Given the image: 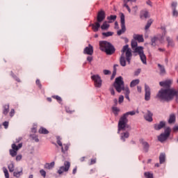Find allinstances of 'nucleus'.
Here are the masks:
<instances>
[{
    "instance_id": "obj_1",
    "label": "nucleus",
    "mask_w": 178,
    "mask_h": 178,
    "mask_svg": "<svg viewBox=\"0 0 178 178\" xmlns=\"http://www.w3.org/2000/svg\"><path fill=\"white\" fill-rule=\"evenodd\" d=\"M173 83L172 80L168 79L163 81L159 82V86L161 87H165L166 89H161L156 97L160 99L161 101H172L173 98L175 97V101L178 104V89L175 90L174 88H170V86Z\"/></svg>"
},
{
    "instance_id": "obj_2",
    "label": "nucleus",
    "mask_w": 178,
    "mask_h": 178,
    "mask_svg": "<svg viewBox=\"0 0 178 178\" xmlns=\"http://www.w3.org/2000/svg\"><path fill=\"white\" fill-rule=\"evenodd\" d=\"M136 115V111H128L122 115L120 117L118 121V134H120V131H124L126 129H127V131H130L131 130V127L129 125V119H127L128 116H134Z\"/></svg>"
},
{
    "instance_id": "obj_3",
    "label": "nucleus",
    "mask_w": 178,
    "mask_h": 178,
    "mask_svg": "<svg viewBox=\"0 0 178 178\" xmlns=\"http://www.w3.org/2000/svg\"><path fill=\"white\" fill-rule=\"evenodd\" d=\"M113 87L117 91V92H122V91H124L125 98L130 101V89L129 87H124V81H123V77L118 76L115 78V81L113 83Z\"/></svg>"
},
{
    "instance_id": "obj_4",
    "label": "nucleus",
    "mask_w": 178,
    "mask_h": 178,
    "mask_svg": "<svg viewBox=\"0 0 178 178\" xmlns=\"http://www.w3.org/2000/svg\"><path fill=\"white\" fill-rule=\"evenodd\" d=\"M99 47L100 51L105 52L106 55H113L116 52V48L110 42L106 40H101L99 42Z\"/></svg>"
},
{
    "instance_id": "obj_5",
    "label": "nucleus",
    "mask_w": 178,
    "mask_h": 178,
    "mask_svg": "<svg viewBox=\"0 0 178 178\" xmlns=\"http://www.w3.org/2000/svg\"><path fill=\"white\" fill-rule=\"evenodd\" d=\"M106 17V13L104 10H101L97 13V22L95 24H90L89 27H92V29L95 33H97L99 28H101V23H102Z\"/></svg>"
},
{
    "instance_id": "obj_6",
    "label": "nucleus",
    "mask_w": 178,
    "mask_h": 178,
    "mask_svg": "<svg viewBox=\"0 0 178 178\" xmlns=\"http://www.w3.org/2000/svg\"><path fill=\"white\" fill-rule=\"evenodd\" d=\"M121 52L122 54H125L126 60L128 65H130L131 61V56H133V54H131V49L129 47V44L123 46Z\"/></svg>"
},
{
    "instance_id": "obj_7",
    "label": "nucleus",
    "mask_w": 178,
    "mask_h": 178,
    "mask_svg": "<svg viewBox=\"0 0 178 178\" xmlns=\"http://www.w3.org/2000/svg\"><path fill=\"white\" fill-rule=\"evenodd\" d=\"M121 29L117 31L118 35H122L124 33H126V21L124 19V14L123 13H120Z\"/></svg>"
},
{
    "instance_id": "obj_8",
    "label": "nucleus",
    "mask_w": 178,
    "mask_h": 178,
    "mask_svg": "<svg viewBox=\"0 0 178 178\" xmlns=\"http://www.w3.org/2000/svg\"><path fill=\"white\" fill-rule=\"evenodd\" d=\"M135 53L138 54L140 58V60L143 63V65H147V56L144 54V47H137L136 49L135 50Z\"/></svg>"
},
{
    "instance_id": "obj_9",
    "label": "nucleus",
    "mask_w": 178,
    "mask_h": 178,
    "mask_svg": "<svg viewBox=\"0 0 178 178\" xmlns=\"http://www.w3.org/2000/svg\"><path fill=\"white\" fill-rule=\"evenodd\" d=\"M12 149H10V155L13 157L15 158L16 155H17V151L23 147V143H19L18 145H16L15 143L12 144L11 145Z\"/></svg>"
},
{
    "instance_id": "obj_10",
    "label": "nucleus",
    "mask_w": 178,
    "mask_h": 178,
    "mask_svg": "<svg viewBox=\"0 0 178 178\" xmlns=\"http://www.w3.org/2000/svg\"><path fill=\"white\" fill-rule=\"evenodd\" d=\"M91 79L94 81L96 88H101V87H102V79L99 75L94 74L91 76Z\"/></svg>"
},
{
    "instance_id": "obj_11",
    "label": "nucleus",
    "mask_w": 178,
    "mask_h": 178,
    "mask_svg": "<svg viewBox=\"0 0 178 178\" xmlns=\"http://www.w3.org/2000/svg\"><path fill=\"white\" fill-rule=\"evenodd\" d=\"M69 169H70V162L65 161L64 165H62L59 168L57 171L58 175H62L65 172H69Z\"/></svg>"
},
{
    "instance_id": "obj_12",
    "label": "nucleus",
    "mask_w": 178,
    "mask_h": 178,
    "mask_svg": "<svg viewBox=\"0 0 178 178\" xmlns=\"http://www.w3.org/2000/svg\"><path fill=\"white\" fill-rule=\"evenodd\" d=\"M151 99V88L147 83H145V101Z\"/></svg>"
},
{
    "instance_id": "obj_13",
    "label": "nucleus",
    "mask_w": 178,
    "mask_h": 178,
    "mask_svg": "<svg viewBox=\"0 0 178 178\" xmlns=\"http://www.w3.org/2000/svg\"><path fill=\"white\" fill-rule=\"evenodd\" d=\"M140 143L143 145V152L147 153L149 151V143L148 142L144 140V139H140Z\"/></svg>"
},
{
    "instance_id": "obj_14",
    "label": "nucleus",
    "mask_w": 178,
    "mask_h": 178,
    "mask_svg": "<svg viewBox=\"0 0 178 178\" xmlns=\"http://www.w3.org/2000/svg\"><path fill=\"white\" fill-rule=\"evenodd\" d=\"M154 116V113H152V112H151V111L147 110V113L143 115V118L145 119V120H146L147 122H152V120H154V119L152 118V117Z\"/></svg>"
},
{
    "instance_id": "obj_15",
    "label": "nucleus",
    "mask_w": 178,
    "mask_h": 178,
    "mask_svg": "<svg viewBox=\"0 0 178 178\" xmlns=\"http://www.w3.org/2000/svg\"><path fill=\"white\" fill-rule=\"evenodd\" d=\"M163 39V36H161V38H159V36H154L151 38V43L150 44L152 45V47H156V42H158V41H161V40Z\"/></svg>"
},
{
    "instance_id": "obj_16",
    "label": "nucleus",
    "mask_w": 178,
    "mask_h": 178,
    "mask_svg": "<svg viewBox=\"0 0 178 178\" xmlns=\"http://www.w3.org/2000/svg\"><path fill=\"white\" fill-rule=\"evenodd\" d=\"M83 54L85 55H92L94 54V49L91 44H88V47H86L83 49Z\"/></svg>"
},
{
    "instance_id": "obj_17",
    "label": "nucleus",
    "mask_w": 178,
    "mask_h": 178,
    "mask_svg": "<svg viewBox=\"0 0 178 178\" xmlns=\"http://www.w3.org/2000/svg\"><path fill=\"white\" fill-rule=\"evenodd\" d=\"M165 126H166V122H165V121H161L159 124H154V129L158 131L161 130V129H163Z\"/></svg>"
},
{
    "instance_id": "obj_18",
    "label": "nucleus",
    "mask_w": 178,
    "mask_h": 178,
    "mask_svg": "<svg viewBox=\"0 0 178 178\" xmlns=\"http://www.w3.org/2000/svg\"><path fill=\"white\" fill-rule=\"evenodd\" d=\"M134 39L135 41H138V42H144V37L143 35L134 34Z\"/></svg>"
},
{
    "instance_id": "obj_19",
    "label": "nucleus",
    "mask_w": 178,
    "mask_h": 178,
    "mask_svg": "<svg viewBox=\"0 0 178 178\" xmlns=\"http://www.w3.org/2000/svg\"><path fill=\"white\" fill-rule=\"evenodd\" d=\"M120 65L124 67L126 66V58H124V53H122L121 56L120 58Z\"/></svg>"
},
{
    "instance_id": "obj_20",
    "label": "nucleus",
    "mask_w": 178,
    "mask_h": 178,
    "mask_svg": "<svg viewBox=\"0 0 178 178\" xmlns=\"http://www.w3.org/2000/svg\"><path fill=\"white\" fill-rule=\"evenodd\" d=\"M129 136L130 134L129 133V131L124 132L120 135V140H122V141L124 143V141H126V138H129Z\"/></svg>"
},
{
    "instance_id": "obj_21",
    "label": "nucleus",
    "mask_w": 178,
    "mask_h": 178,
    "mask_svg": "<svg viewBox=\"0 0 178 178\" xmlns=\"http://www.w3.org/2000/svg\"><path fill=\"white\" fill-rule=\"evenodd\" d=\"M168 138H169L166 135H164L163 134H161L159 136H158V140L160 143H165V141H166L168 140Z\"/></svg>"
},
{
    "instance_id": "obj_22",
    "label": "nucleus",
    "mask_w": 178,
    "mask_h": 178,
    "mask_svg": "<svg viewBox=\"0 0 178 178\" xmlns=\"http://www.w3.org/2000/svg\"><path fill=\"white\" fill-rule=\"evenodd\" d=\"M168 123L169 124H173V123H176V115H175V113L170 115Z\"/></svg>"
},
{
    "instance_id": "obj_23",
    "label": "nucleus",
    "mask_w": 178,
    "mask_h": 178,
    "mask_svg": "<svg viewBox=\"0 0 178 178\" xmlns=\"http://www.w3.org/2000/svg\"><path fill=\"white\" fill-rule=\"evenodd\" d=\"M166 161V154L165 153H161L159 156V163L162 165V163H165Z\"/></svg>"
},
{
    "instance_id": "obj_24",
    "label": "nucleus",
    "mask_w": 178,
    "mask_h": 178,
    "mask_svg": "<svg viewBox=\"0 0 178 178\" xmlns=\"http://www.w3.org/2000/svg\"><path fill=\"white\" fill-rule=\"evenodd\" d=\"M55 167V161H53L51 163H46L44 164V169H48L49 170H51V169H53V168Z\"/></svg>"
},
{
    "instance_id": "obj_25",
    "label": "nucleus",
    "mask_w": 178,
    "mask_h": 178,
    "mask_svg": "<svg viewBox=\"0 0 178 178\" xmlns=\"http://www.w3.org/2000/svg\"><path fill=\"white\" fill-rule=\"evenodd\" d=\"M157 66L159 68L161 76H163V74H166V70L165 69V66L161 64H158Z\"/></svg>"
},
{
    "instance_id": "obj_26",
    "label": "nucleus",
    "mask_w": 178,
    "mask_h": 178,
    "mask_svg": "<svg viewBox=\"0 0 178 178\" xmlns=\"http://www.w3.org/2000/svg\"><path fill=\"white\" fill-rule=\"evenodd\" d=\"M64 149H63V146L61 147V152H63V154H67V151H69V147H70V143H67V144H64Z\"/></svg>"
},
{
    "instance_id": "obj_27",
    "label": "nucleus",
    "mask_w": 178,
    "mask_h": 178,
    "mask_svg": "<svg viewBox=\"0 0 178 178\" xmlns=\"http://www.w3.org/2000/svg\"><path fill=\"white\" fill-rule=\"evenodd\" d=\"M131 46L132 49H134L135 53H136V50L137 49V48H140V46L138 47V44L137 43V42L136 40H131Z\"/></svg>"
},
{
    "instance_id": "obj_28",
    "label": "nucleus",
    "mask_w": 178,
    "mask_h": 178,
    "mask_svg": "<svg viewBox=\"0 0 178 178\" xmlns=\"http://www.w3.org/2000/svg\"><path fill=\"white\" fill-rule=\"evenodd\" d=\"M166 41L168 42V47H175V42L170 37L168 36L166 38Z\"/></svg>"
},
{
    "instance_id": "obj_29",
    "label": "nucleus",
    "mask_w": 178,
    "mask_h": 178,
    "mask_svg": "<svg viewBox=\"0 0 178 178\" xmlns=\"http://www.w3.org/2000/svg\"><path fill=\"white\" fill-rule=\"evenodd\" d=\"M8 113H9V104H4L3 106V115H5V116H6Z\"/></svg>"
},
{
    "instance_id": "obj_30",
    "label": "nucleus",
    "mask_w": 178,
    "mask_h": 178,
    "mask_svg": "<svg viewBox=\"0 0 178 178\" xmlns=\"http://www.w3.org/2000/svg\"><path fill=\"white\" fill-rule=\"evenodd\" d=\"M118 16L111 15L110 16L107 17V20H108V23H113L115 20H116Z\"/></svg>"
},
{
    "instance_id": "obj_31",
    "label": "nucleus",
    "mask_w": 178,
    "mask_h": 178,
    "mask_svg": "<svg viewBox=\"0 0 178 178\" xmlns=\"http://www.w3.org/2000/svg\"><path fill=\"white\" fill-rule=\"evenodd\" d=\"M111 109L115 116H118L119 112H120V108H118L117 106H113Z\"/></svg>"
},
{
    "instance_id": "obj_32",
    "label": "nucleus",
    "mask_w": 178,
    "mask_h": 178,
    "mask_svg": "<svg viewBox=\"0 0 178 178\" xmlns=\"http://www.w3.org/2000/svg\"><path fill=\"white\" fill-rule=\"evenodd\" d=\"M110 25L108 24V22L105 21L103 22L102 25L100 26L102 30H108L109 29Z\"/></svg>"
},
{
    "instance_id": "obj_33",
    "label": "nucleus",
    "mask_w": 178,
    "mask_h": 178,
    "mask_svg": "<svg viewBox=\"0 0 178 178\" xmlns=\"http://www.w3.org/2000/svg\"><path fill=\"white\" fill-rule=\"evenodd\" d=\"M40 134H48L49 131L44 127H41L39 129Z\"/></svg>"
},
{
    "instance_id": "obj_34",
    "label": "nucleus",
    "mask_w": 178,
    "mask_h": 178,
    "mask_svg": "<svg viewBox=\"0 0 178 178\" xmlns=\"http://www.w3.org/2000/svg\"><path fill=\"white\" fill-rule=\"evenodd\" d=\"M171 131H172V129H170V127H168L164 130V132L163 133V134H164L165 136L169 138L170 136Z\"/></svg>"
},
{
    "instance_id": "obj_35",
    "label": "nucleus",
    "mask_w": 178,
    "mask_h": 178,
    "mask_svg": "<svg viewBox=\"0 0 178 178\" xmlns=\"http://www.w3.org/2000/svg\"><path fill=\"white\" fill-rule=\"evenodd\" d=\"M138 84H140V79H135L130 83V87L133 88V87H136Z\"/></svg>"
},
{
    "instance_id": "obj_36",
    "label": "nucleus",
    "mask_w": 178,
    "mask_h": 178,
    "mask_svg": "<svg viewBox=\"0 0 178 178\" xmlns=\"http://www.w3.org/2000/svg\"><path fill=\"white\" fill-rule=\"evenodd\" d=\"M23 175V168H21L19 172H13V176L14 177L19 178L20 176Z\"/></svg>"
},
{
    "instance_id": "obj_37",
    "label": "nucleus",
    "mask_w": 178,
    "mask_h": 178,
    "mask_svg": "<svg viewBox=\"0 0 178 178\" xmlns=\"http://www.w3.org/2000/svg\"><path fill=\"white\" fill-rule=\"evenodd\" d=\"M8 168L10 173L15 172V163L13 161L8 165Z\"/></svg>"
},
{
    "instance_id": "obj_38",
    "label": "nucleus",
    "mask_w": 178,
    "mask_h": 178,
    "mask_svg": "<svg viewBox=\"0 0 178 178\" xmlns=\"http://www.w3.org/2000/svg\"><path fill=\"white\" fill-rule=\"evenodd\" d=\"M102 34L103 37H112V35H113V32H111V31L103 32Z\"/></svg>"
},
{
    "instance_id": "obj_39",
    "label": "nucleus",
    "mask_w": 178,
    "mask_h": 178,
    "mask_svg": "<svg viewBox=\"0 0 178 178\" xmlns=\"http://www.w3.org/2000/svg\"><path fill=\"white\" fill-rule=\"evenodd\" d=\"M10 76L13 77V79H14V80L15 81H17V83H20V79H19V77H17V76H16L15 74H13V72H11Z\"/></svg>"
},
{
    "instance_id": "obj_40",
    "label": "nucleus",
    "mask_w": 178,
    "mask_h": 178,
    "mask_svg": "<svg viewBox=\"0 0 178 178\" xmlns=\"http://www.w3.org/2000/svg\"><path fill=\"white\" fill-rule=\"evenodd\" d=\"M144 176L146 178H154V174L149 172H144Z\"/></svg>"
},
{
    "instance_id": "obj_41",
    "label": "nucleus",
    "mask_w": 178,
    "mask_h": 178,
    "mask_svg": "<svg viewBox=\"0 0 178 178\" xmlns=\"http://www.w3.org/2000/svg\"><path fill=\"white\" fill-rule=\"evenodd\" d=\"M152 19H149L147 22V24L145 26V30H148L149 27H151V24H152Z\"/></svg>"
},
{
    "instance_id": "obj_42",
    "label": "nucleus",
    "mask_w": 178,
    "mask_h": 178,
    "mask_svg": "<svg viewBox=\"0 0 178 178\" xmlns=\"http://www.w3.org/2000/svg\"><path fill=\"white\" fill-rule=\"evenodd\" d=\"M56 140H57V144L59 145V147H63V145L62 144V138L60 136H56Z\"/></svg>"
},
{
    "instance_id": "obj_43",
    "label": "nucleus",
    "mask_w": 178,
    "mask_h": 178,
    "mask_svg": "<svg viewBox=\"0 0 178 178\" xmlns=\"http://www.w3.org/2000/svg\"><path fill=\"white\" fill-rule=\"evenodd\" d=\"M52 98H54V99H56L59 102V104H60L62 102V97H59L58 95H54L52 96Z\"/></svg>"
},
{
    "instance_id": "obj_44",
    "label": "nucleus",
    "mask_w": 178,
    "mask_h": 178,
    "mask_svg": "<svg viewBox=\"0 0 178 178\" xmlns=\"http://www.w3.org/2000/svg\"><path fill=\"white\" fill-rule=\"evenodd\" d=\"M143 17H145V19H148V17H149L147 11H145V12L143 13V15H140V19H143Z\"/></svg>"
},
{
    "instance_id": "obj_45",
    "label": "nucleus",
    "mask_w": 178,
    "mask_h": 178,
    "mask_svg": "<svg viewBox=\"0 0 178 178\" xmlns=\"http://www.w3.org/2000/svg\"><path fill=\"white\" fill-rule=\"evenodd\" d=\"M124 101V97L123 95H120L118 99V104H123V102Z\"/></svg>"
},
{
    "instance_id": "obj_46",
    "label": "nucleus",
    "mask_w": 178,
    "mask_h": 178,
    "mask_svg": "<svg viewBox=\"0 0 178 178\" xmlns=\"http://www.w3.org/2000/svg\"><path fill=\"white\" fill-rule=\"evenodd\" d=\"M172 16L177 17L178 12L176 10V8H172Z\"/></svg>"
},
{
    "instance_id": "obj_47",
    "label": "nucleus",
    "mask_w": 178,
    "mask_h": 178,
    "mask_svg": "<svg viewBox=\"0 0 178 178\" xmlns=\"http://www.w3.org/2000/svg\"><path fill=\"white\" fill-rule=\"evenodd\" d=\"M40 173L42 177H47V172H45L44 170H40Z\"/></svg>"
},
{
    "instance_id": "obj_48",
    "label": "nucleus",
    "mask_w": 178,
    "mask_h": 178,
    "mask_svg": "<svg viewBox=\"0 0 178 178\" xmlns=\"http://www.w3.org/2000/svg\"><path fill=\"white\" fill-rule=\"evenodd\" d=\"M65 111L67 112V113H73V112H74V111H70V108L65 106Z\"/></svg>"
},
{
    "instance_id": "obj_49",
    "label": "nucleus",
    "mask_w": 178,
    "mask_h": 178,
    "mask_svg": "<svg viewBox=\"0 0 178 178\" xmlns=\"http://www.w3.org/2000/svg\"><path fill=\"white\" fill-rule=\"evenodd\" d=\"M3 126H4V129H8L9 127V122L5 121L3 122Z\"/></svg>"
},
{
    "instance_id": "obj_50",
    "label": "nucleus",
    "mask_w": 178,
    "mask_h": 178,
    "mask_svg": "<svg viewBox=\"0 0 178 178\" xmlns=\"http://www.w3.org/2000/svg\"><path fill=\"white\" fill-rule=\"evenodd\" d=\"M22 154H18L16 156L15 159H16L17 162H19V161H22Z\"/></svg>"
},
{
    "instance_id": "obj_51",
    "label": "nucleus",
    "mask_w": 178,
    "mask_h": 178,
    "mask_svg": "<svg viewBox=\"0 0 178 178\" xmlns=\"http://www.w3.org/2000/svg\"><path fill=\"white\" fill-rule=\"evenodd\" d=\"M141 73V68L138 69L136 71L134 72V76H138Z\"/></svg>"
},
{
    "instance_id": "obj_52",
    "label": "nucleus",
    "mask_w": 178,
    "mask_h": 178,
    "mask_svg": "<svg viewBox=\"0 0 178 178\" xmlns=\"http://www.w3.org/2000/svg\"><path fill=\"white\" fill-rule=\"evenodd\" d=\"M35 83L37 86H38L39 88H42V85H41V82L40 81V79H37Z\"/></svg>"
},
{
    "instance_id": "obj_53",
    "label": "nucleus",
    "mask_w": 178,
    "mask_h": 178,
    "mask_svg": "<svg viewBox=\"0 0 178 178\" xmlns=\"http://www.w3.org/2000/svg\"><path fill=\"white\" fill-rule=\"evenodd\" d=\"M103 73L104 74H105V76H108V74H111V72L108 70H104Z\"/></svg>"
},
{
    "instance_id": "obj_54",
    "label": "nucleus",
    "mask_w": 178,
    "mask_h": 178,
    "mask_svg": "<svg viewBox=\"0 0 178 178\" xmlns=\"http://www.w3.org/2000/svg\"><path fill=\"white\" fill-rule=\"evenodd\" d=\"M33 140H35V143H38L40 141V139H38V136L34 135L32 136Z\"/></svg>"
},
{
    "instance_id": "obj_55",
    "label": "nucleus",
    "mask_w": 178,
    "mask_h": 178,
    "mask_svg": "<svg viewBox=\"0 0 178 178\" xmlns=\"http://www.w3.org/2000/svg\"><path fill=\"white\" fill-rule=\"evenodd\" d=\"M10 116L11 118H13V116H15V109L12 108L10 112Z\"/></svg>"
},
{
    "instance_id": "obj_56",
    "label": "nucleus",
    "mask_w": 178,
    "mask_h": 178,
    "mask_svg": "<svg viewBox=\"0 0 178 178\" xmlns=\"http://www.w3.org/2000/svg\"><path fill=\"white\" fill-rule=\"evenodd\" d=\"M171 6H172V9H176V8L177 6V2H172Z\"/></svg>"
},
{
    "instance_id": "obj_57",
    "label": "nucleus",
    "mask_w": 178,
    "mask_h": 178,
    "mask_svg": "<svg viewBox=\"0 0 178 178\" xmlns=\"http://www.w3.org/2000/svg\"><path fill=\"white\" fill-rule=\"evenodd\" d=\"M86 59L88 62H89V63H91V62H92V56H88Z\"/></svg>"
},
{
    "instance_id": "obj_58",
    "label": "nucleus",
    "mask_w": 178,
    "mask_h": 178,
    "mask_svg": "<svg viewBox=\"0 0 178 178\" xmlns=\"http://www.w3.org/2000/svg\"><path fill=\"white\" fill-rule=\"evenodd\" d=\"M109 91H110L111 95H115V89H113V88H110Z\"/></svg>"
},
{
    "instance_id": "obj_59",
    "label": "nucleus",
    "mask_w": 178,
    "mask_h": 178,
    "mask_svg": "<svg viewBox=\"0 0 178 178\" xmlns=\"http://www.w3.org/2000/svg\"><path fill=\"white\" fill-rule=\"evenodd\" d=\"M94 163H97V159H92L90 163V165H94Z\"/></svg>"
},
{
    "instance_id": "obj_60",
    "label": "nucleus",
    "mask_w": 178,
    "mask_h": 178,
    "mask_svg": "<svg viewBox=\"0 0 178 178\" xmlns=\"http://www.w3.org/2000/svg\"><path fill=\"white\" fill-rule=\"evenodd\" d=\"M116 76V72L115 71H113V74L111 75V80H113L115 79V76Z\"/></svg>"
},
{
    "instance_id": "obj_61",
    "label": "nucleus",
    "mask_w": 178,
    "mask_h": 178,
    "mask_svg": "<svg viewBox=\"0 0 178 178\" xmlns=\"http://www.w3.org/2000/svg\"><path fill=\"white\" fill-rule=\"evenodd\" d=\"M124 6L127 9L129 13H130L131 12V10L130 9V7H129V5L127 4H124Z\"/></svg>"
},
{
    "instance_id": "obj_62",
    "label": "nucleus",
    "mask_w": 178,
    "mask_h": 178,
    "mask_svg": "<svg viewBox=\"0 0 178 178\" xmlns=\"http://www.w3.org/2000/svg\"><path fill=\"white\" fill-rule=\"evenodd\" d=\"M113 102H114L113 106H118V104H119V102H118V99H114Z\"/></svg>"
},
{
    "instance_id": "obj_63",
    "label": "nucleus",
    "mask_w": 178,
    "mask_h": 178,
    "mask_svg": "<svg viewBox=\"0 0 178 178\" xmlns=\"http://www.w3.org/2000/svg\"><path fill=\"white\" fill-rule=\"evenodd\" d=\"M173 131H178V125H176L173 127Z\"/></svg>"
},
{
    "instance_id": "obj_64",
    "label": "nucleus",
    "mask_w": 178,
    "mask_h": 178,
    "mask_svg": "<svg viewBox=\"0 0 178 178\" xmlns=\"http://www.w3.org/2000/svg\"><path fill=\"white\" fill-rule=\"evenodd\" d=\"M137 90H138V92H141V91H142L141 86H137Z\"/></svg>"
}]
</instances>
